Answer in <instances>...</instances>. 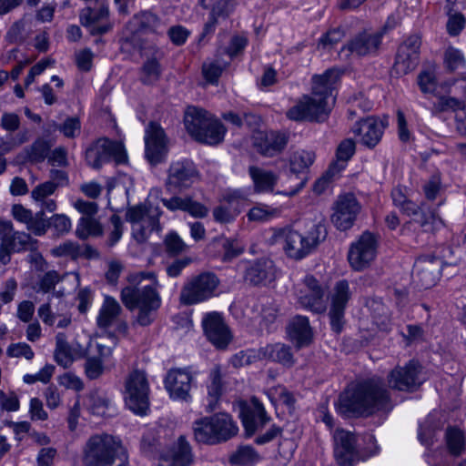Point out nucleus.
<instances>
[{"instance_id":"14","label":"nucleus","mask_w":466,"mask_h":466,"mask_svg":"<svg viewBox=\"0 0 466 466\" xmlns=\"http://www.w3.org/2000/svg\"><path fill=\"white\" fill-rule=\"evenodd\" d=\"M377 254V239L370 232H364L357 241L351 244L348 260L355 270L369 267Z\"/></svg>"},{"instance_id":"44","label":"nucleus","mask_w":466,"mask_h":466,"mask_svg":"<svg viewBox=\"0 0 466 466\" xmlns=\"http://www.w3.org/2000/svg\"><path fill=\"white\" fill-rule=\"evenodd\" d=\"M315 160V153L309 150H298L290 157V171L294 174L304 172Z\"/></svg>"},{"instance_id":"20","label":"nucleus","mask_w":466,"mask_h":466,"mask_svg":"<svg viewBox=\"0 0 466 466\" xmlns=\"http://www.w3.org/2000/svg\"><path fill=\"white\" fill-rule=\"evenodd\" d=\"M360 209V204L352 194L339 196L335 203L331 221L338 229L347 230L353 226Z\"/></svg>"},{"instance_id":"36","label":"nucleus","mask_w":466,"mask_h":466,"mask_svg":"<svg viewBox=\"0 0 466 466\" xmlns=\"http://www.w3.org/2000/svg\"><path fill=\"white\" fill-rule=\"evenodd\" d=\"M248 174L253 182V189L257 194L272 193L278 183L279 177L270 170L251 166L248 167Z\"/></svg>"},{"instance_id":"16","label":"nucleus","mask_w":466,"mask_h":466,"mask_svg":"<svg viewBox=\"0 0 466 466\" xmlns=\"http://www.w3.org/2000/svg\"><path fill=\"white\" fill-rule=\"evenodd\" d=\"M198 177L199 173L191 160L173 161L167 170L166 187L168 190L186 189L198 181Z\"/></svg>"},{"instance_id":"49","label":"nucleus","mask_w":466,"mask_h":466,"mask_svg":"<svg viewBox=\"0 0 466 466\" xmlns=\"http://www.w3.org/2000/svg\"><path fill=\"white\" fill-rule=\"evenodd\" d=\"M86 250L76 242L67 240L52 249V254L56 257H66L76 259L84 256Z\"/></svg>"},{"instance_id":"34","label":"nucleus","mask_w":466,"mask_h":466,"mask_svg":"<svg viewBox=\"0 0 466 466\" xmlns=\"http://www.w3.org/2000/svg\"><path fill=\"white\" fill-rule=\"evenodd\" d=\"M355 135L360 137V143L373 148L381 139L384 125L377 118L368 117L358 122L352 128Z\"/></svg>"},{"instance_id":"59","label":"nucleus","mask_w":466,"mask_h":466,"mask_svg":"<svg viewBox=\"0 0 466 466\" xmlns=\"http://www.w3.org/2000/svg\"><path fill=\"white\" fill-rule=\"evenodd\" d=\"M345 32L340 27L328 31L319 41V47L328 49L333 47L344 37Z\"/></svg>"},{"instance_id":"52","label":"nucleus","mask_w":466,"mask_h":466,"mask_svg":"<svg viewBox=\"0 0 466 466\" xmlns=\"http://www.w3.org/2000/svg\"><path fill=\"white\" fill-rule=\"evenodd\" d=\"M227 63L218 60L205 62L202 66V73L205 79L211 84L218 82L223 70L226 68Z\"/></svg>"},{"instance_id":"9","label":"nucleus","mask_w":466,"mask_h":466,"mask_svg":"<svg viewBox=\"0 0 466 466\" xmlns=\"http://www.w3.org/2000/svg\"><path fill=\"white\" fill-rule=\"evenodd\" d=\"M149 385L143 371L134 370L125 382L124 400L127 407L137 415H146L149 409Z\"/></svg>"},{"instance_id":"17","label":"nucleus","mask_w":466,"mask_h":466,"mask_svg":"<svg viewBox=\"0 0 466 466\" xmlns=\"http://www.w3.org/2000/svg\"><path fill=\"white\" fill-rule=\"evenodd\" d=\"M334 458L339 466H353L361 461L353 433L338 429L333 435Z\"/></svg>"},{"instance_id":"62","label":"nucleus","mask_w":466,"mask_h":466,"mask_svg":"<svg viewBox=\"0 0 466 466\" xmlns=\"http://www.w3.org/2000/svg\"><path fill=\"white\" fill-rule=\"evenodd\" d=\"M100 359L91 357L86 359L85 363V372L88 379L96 380L102 375L104 367Z\"/></svg>"},{"instance_id":"38","label":"nucleus","mask_w":466,"mask_h":466,"mask_svg":"<svg viewBox=\"0 0 466 466\" xmlns=\"http://www.w3.org/2000/svg\"><path fill=\"white\" fill-rule=\"evenodd\" d=\"M288 334L290 339L296 342L298 348L308 345L312 339L309 319L304 316L293 318L289 324Z\"/></svg>"},{"instance_id":"27","label":"nucleus","mask_w":466,"mask_h":466,"mask_svg":"<svg viewBox=\"0 0 466 466\" xmlns=\"http://www.w3.org/2000/svg\"><path fill=\"white\" fill-rule=\"evenodd\" d=\"M193 461L190 444L184 436H180L172 446L161 451L158 466H191Z\"/></svg>"},{"instance_id":"48","label":"nucleus","mask_w":466,"mask_h":466,"mask_svg":"<svg viewBox=\"0 0 466 466\" xmlns=\"http://www.w3.org/2000/svg\"><path fill=\"white\" fill-rule=\"evenodd\" d=\"M161 76V66L156 58L147 59L141 67L140 79L144 84L156 83Z\"/></svg>"},{"instance_id":"23","label":"nucleus","mask_w":466,"mask_h":466,"mask_svg":"<svg viewBox=\"0 0 466 466\" xmlns=\"http://www.w3.org/2000/svg\"><path fill=\"white\" fill-rule=\"evenodd\" d=\"M214 116L205 109L188 106L184 116L185 127L189 135L199 142H215L218 140L216 136H208L204 129Z\"/></svg>"},{"instance_id":"32","label":"nucleus","mask_w":466,"mask_h":466,"mask_svg":"<svg viewBox=\"0 0 466 466\" xmlns=\"http://www.w3.org/2000/svg\"><path fill=\"white\" fill-rule=\"evenodd\" d=\"M0 235L4 242L14 252L36 248L37 240L33 238L28 233L15 230L14 225L10 220L0 221Z\"/></svg>"},{"instance_id":"22","label":"nucleus","mask_w":466,"mask_h":466,"mask_svg":"<svg viewBox=\"0 0 466 466\" xmlns=\"http://www.w3.org/2000/svg\"><path fill=\"white\" fill-rule=\"evenodd\" d=\"M80 23L92 35H101L112 30L109 20L108 6L99 5L97 7H86L80 12Z\"/></svg>"},{"instance_id":"54","label":"nucleus","mask_w":466,"mask_h":466,"mask_svg":"<svg viewBox=\"0 0 466 466\" xmlns=\"http://www.w3.org/2000/svg\"><path fill=\"white\" fill-rule=\"evenodd\" d=\"M444 63L450 71H455L465 66V59L459 49L448 47L444 54Z\"/></svg>"},{"instance_id":"26","label":"nucleus","mask_w":466,"mask_h":466,"mask_svg":"<svg viewBox=\"0 0 466 466\" xmlns=\"http://www.w3.org/2000/svg\"><path fill=\"white\" fill-rule=\"evenodd\" d=\"M202 326L208 339L217 348L225 349L232 336L228 327L218 312H209L202 319Z\"/></svg>"},{"instance_id":"56","label":"nucleus","mask_w":466,"mask_h":466,"mask_svg":"<svg viewBox=\"0 0 466 466\" xmlns=\"http://www.w3.org/2000/svg\"><path fill=\"white\" fill-rule=\"evenodd\" d=\"M7 356L11 358H25L27 360H31L35 353L32 348L25 342L12 343L6 350Z\"/></svg>"},{"instance_id":"47","label":"nucleus","mask_w":466,"mask_h":466,"mask_svg":"<svg viewBox=\"0 0 466 466\" xmlns=\"http://www.w3.org/2000/svg\"><path fill=\"white\" fill-rule=\"evenodd\" d=\"M262 360L261 349H250L241 350L230 359V363L234 368H240L250 365Z\"/></svg>"},{"instance_id":"33","label":"nucleus","mask_w":466,"mask_h":466,"mask_svg":"<svg viewBox=\"0 0 466 466\" xmlns=\"http://www.w3.org/2000/svg\"><path fill=\"white\" fill-rule=\"evenodd\" d=\"M84 354V348L76 341L68 342L65 333L56 336L55 360L58 365L67 368Z\"/></svg>"},{"instance_id":"45","label":"nucleus","mask_w":466,"mask_h":466,"mask_svg":"<svg viewBox=\"0 0 466 466\" xmlns=\"http://www.w3.org/2000/svg\"><path fill=\"white\" fill-rule=\"evenodd\" d=\"M51 148L49 141L37 138L30 147H26V157L31 162L40 163L48 156Z\"/></svg>"},{"instance_id":"30","label":"nucleus","mask_w":466,"mask_h":466,"mask_svg":"<svg viewBox=\"0 0 466 466\" xmlns=\"http://www.w3.org/2000/svg\"><path fill=\"white\" fill-rule=\"evenodd\" d=\"M240 417L248 436L253 435L270 420L257 398H252L249 403L242 405Z\"/></svg>"},{"instance_id":"3","label":"nucleus","mask_w":466,"mask_h":466,"mask_svg":"<svg viewBox=\"0 0 466 466\" xmlns=\"http://www.w3.org/2000/svg\"><path fill=\"white\" fill-rule=\"evenodd\" d=\"M143 280H149L150 283L140 288H124L121 300L127 309H137L136 322L138 325L148 326L161 305V298L157 291L159 283L154 272L140 271L129 276V281L134 285H140Z\"/></svg>"},{"instance_id":"63","label":"nucleus","mask_w":466,"mask_h":466,"mask_svg":"<svg viewBox=\"0 0 466 466\" xmlns=\"http://www.w3.org/2000/svg\"><path fill=\"white\" fill-rule=\"evenodd\" d=\"M190 258H180L167 263L166 266V272L170 278H177L181 275L184 268L191 263Z\"/></svg>"},{"instance_id":"29","label":"nucleus","mask_w":466,"mask_h":466,"mask_svg":"<svg viewBox=\"0 0 466 466\" xmlns=\"http://www.w3.org/2000/svg\"><path fill=\"white\" fill-rule=\"evenodd\" d=\"M160 26V22L154 14L150 12H143L135 15L127 23L124 31V38L127 42L134 43L143 34H159Z\"/></svg>"},{"instance_id":"13","label":"nucleus","mask_w":466,"mask_h":466,"mask_svg":"<svg viewBox=\"0 0 466 466\" xmlns=\"http://www.w3.org/2000/svg\"><path fill=\"white\" fill-rule=\"evenodd\" d=\"M351 298L350 284L342 279L335 283L329 294L330 307L329 317L333 331L339 333L344 326L345 309Z\"/></svg>"},{"instance_id":"1","label":"nucleus","mask_w":466,"mask_h":466,"mask_svg":"<svg viewBox=\"0 0 466 466\" xmlns=\"http://www.w3.org/2000/svg\"><path fill=\"white\" fill-rule=\"evenodd\" d=\"M394 407L390 391L381 381L368 380L340 394L338 411L346 416L389 414Z\"/></svg>"},{"instance_id":"18","label":"nucleus","mask_w":466,"mask_h":466,"mask_svg":"<svg viewBox=\"0 0 466 466\" xmlns=\"http://www.w3.org/2000/svg\"><path fill=\"white\" fill-rule=\"evenodd\" d=\"M420 373V366L415 360L403 367L398 366L387 377L389 387L401 391L415 390L422 383Z\"/></svg>"},{"instance_id":"7","label":"nucleus","mask_w":466,"mask_h":466,"mask_svg":"<svg viewBox=\"0 0 466 466\" xmlns=\"http://www.w3.org/2000/svg\"><path fill=\"white\" fill-rule=\"evenodd\" d=\"M393 204L402 213L409 217H415L414 221L418 223L424 231H435L443 226V221L438 213L432 209L426 211L424 206H419L411 201L405 187H396L391 191Z\"/></svg>"},{"instance_id":"64","label":"nucleus","mask_w":466,"mask_h":466,"mask_svg":"<svg viewBox=\"0 0 466 466\" xmlns=\"http://www.w3.org/2000/svg\"><path fill=\"white\" fill-rule=\"evenodd\" d=\"M60 276L56 271L50 270L46 272L39 280V290H41L44 293L49 292L55 288V286L60 281Z\"/></svg>"},{"instance_id":"60","label":"nucleus","mask_w":466,"mask_h":466,"mask_svg":"<svg viewBox=\"0 0 466 466\" xmlns=\"http://www.w3.org/2000/svg\"><path fill=\"white\" fill-rule=\"evenodd\" d=\"M48 228L52 227L57 234L64 235L71 230L72 223L70 218L64 214H56L51 217Z\"/></svg>"},{"instance_id":"39","label":"nucleus","mask_w":466,"mask_h":466,"mask_svg":"<svg viewBox=\"0 0 466 466\" xmlns=\"http://www.w3.org/2000/svg\"><path fill=\"white\" fill-rule=\"evenodd\" d=\"M262 360L278 361L284 366L290 367L294 364V359L290 352V348L281 344H269L260 348Z\"/></svg>"},{"instance_id":"12","label":"nucleus","mask_w":466,"mask_h":466,"mask_svg":"<svg viewBox=\"0 0 466 466\" xmlns=\"http://www.w3.org/2000/svg\"><path fill=\"white\" fill-rule=\"evenodd\" d=\"M299 306L313 313L321 314L327 309L325 290L313 276H306L296 291Z\"/></svg>"},{"instance_id":"40","label":"nucleus","mask_w":466,"mask_h":466,"mask_svg":"<svg viewBox=\"0 0 466 466\" xmlns=\"http://www.w3.org/2000/svg\"><path fill=\"white\" fill-rule=\"evenodd\" d=\"M103 233V228L95 217H81L77 222L76 235L80 239L89 237H98Z\"/></svg>"},{"instance_id":"51","label":"nucleus","mask_w":466,"mask_h":466,"mask_svg":"<svg viewBox=\"0 0 466 466\" xmlns=\"http://www.w3.org/2000/svg\"><path fill=\"white\" fill-rule=\"evenodd\" d=\"M370 308L372 310L375 324L380 329H389L390 319L389 316L388 309L384 306V304L380 301L372 300L370 304Z\"/></svg>"},{"instance_id":"53","label":"nucleus","mask_w":466,"mask_h":466,"mask_svg":"<svg viewBox=\"0 0 466 466\" xmlns=\"http://www.w3.org/2000/svg\"><path fill=\"white\" fill-rule=\"evenodd\" d=\"M0 409L7 412H15L20 409L18 395L12 390H0Z\"/></svg>"},{"instance_id":"46","label":"nucleus","mask_w":466,"mask_h":466,"mask_svg":"<svg viewBox=\"0 0 466 466\" xmlns=\"http://www.w3.org/2000/svg\"><path fill=\"white\" fill-rule=\"evenodd\" d=\"M465 105L463 101L451 97L441 96L438 97V100L433 103L431 113L432 115H437L439 113L446 112V111H464Z\"/></svg>"},{"instance_id":"15","label":"nucleus","mask_w":466,"mask_h":466,"mask_svg":"<svg viewBox=\"0 0 466 466\" xmlns=\"http://www.w3.org/2000/svg\"><path fill=\"white\" fill-rule=\"evenodd\" d=\"M195 382V374L188 369H171L164 380L165 389L175 400L188 402L190 390Z\"/></svg>"},{"instance_id":"21","label":"nucleus","mask_w":466,"mask_h":466,"mask_svg":"<svg viewBox=\"0 0 466 466\" xmlns=\"http://www.w3.org/2000/svg\"><path fill=\"white\" fill-rule=\"evenodd\" d=\"M442 261L434 256L420 257L414 263V281L423 289L433 287L440 279Z\"/></svg>"},{"instance_id":"6","label":"nucleus","mask_w":466,"mask_h":466,"mask_svg":"<svg viewBox=\"0 0 466 466\" xmlns=\"http://www.w3.org/2000/svg\"><path fill=\"white\" fill-rule=\"evenodd\" d=\"M193 432L198 442L214 445L236 436L238 427L228 414L218 413L196 420Z\"/></svg>"},{"instance_id":"37","label":"nucleus","mask_w":466,"mask_h":466,"mask_svg":"<svg viewBox=\"0 0 466 466\" xmlns=\"http://www.w3.org/2000/svg\"><path fill=\"white\" fill-rule=\"evenodd\" d=\"M121 313L122 308L118 301L106 295L96 316V325L100 329H108L115 324Z\"/></svg>"},{"instance_id":"57","label":"nucleus","mask_w":466,"mask_h":466,"mask_svg":"<svg viewBox=\"0 0 466 466\" xmlns=\"http://www.w3.org/2000/svg\"><path fill=\"white\" fill-rule=\"evenodd\" d=\"M57 129L68 138H75L80 134L81 123L78 117H67Z\"/></svg>"},{"instance_id":"10","label":"nucleus","mask_w":466,"mask_h":466,"mask_svg":"<svg viewBox=\"0 0 466 466\" xmlns=\"http://www.w3.org/2000/svg\"><path fill=\"white\" fill-rule=\"evenodd\" d=\"M161 211L157 207L137 205L129 208L126 219L133 225L132 234L137 242H144L150 232L159 230V217Z\"/></svg>"},{"instance_id":"50","label":"nucleus","mask_w":466,"mask_h":466,"mask_svg":"<svg viewBox=\"0 0 466 466\" xmlns=\"http://www.w3.org/2000/svg\"><path fill=\"white\" fill-rule=\"evenodd\" d=\"M446 441L451 453L459 455L464 449V433L457 428H450L446 432Z\"/></svg>"},{"instance_id":"24","label":"nucleus","mask_w":466,"mask_h":466,"mask_svg":"<svg viewBox=\"0 0 466 466\" xmlns=\"http://www.w3.org/2000/svg\"><path fill=\"white\" fill-rule=\"evenodd\" d=\"M289 137L284 132L262 131L254 132L252 144L256 150L264 157H274L279 154L287 146Z\"/></svg>"},{"instance_id":"19","label":"nucleus","mask_w":466,"mask_h":466,"mask_svg":"<svg viewBox=\"0 0 466 466\" xmlns=\"http://www.w3.org/2000/svg\"><path fill=\"white\" fill-rule=\"evenodd\" d=\"M144 139L147 159L152 165L162 162L167 154V138L164 129L158 124L150 122L146 128Z\"/></svg>"},{"instance_id":"61","label":"nucleus","mask_w":466,"mask_h":466,"mask_svg":"<svg viewBox=\"0 0 466 466\" xmlns=\"http://www.w3.org/2000/svg\"><path fill=\"white\" fill-rule=\"evenodd\" d=\"M17 290V282L14 278L7 279L0 291V304H8L15 299Z\"/></svg>"},{"instance_id":"42","label":"nucleus","mask_w":466,"mask_h":466,"mask_svg":"<svg viewBox=\"0 0 466 466\" xmlns=\"http://www.w3.org/2000/svg\"><path fill=\"white\" fill-rule=\"evenodd\" d=\"M222 393V372L219 366H216L210 372V383L208 386V409L214 410Z\"/></svg>"},{"instance_id":"5","label":"nucleus","mask_w":466,"mask_h":466,"mask_svg":"<svg viewBox=\"0 0 466 466\" xmlns=\"http://www.w3.org/2000/svg\"><path fill=\"white\" fill-rule=\"evenodd\" d=\"M326 237V227L319 222L303 231L284 228L279 233V241L288 258L301 260L313 253Z\"/></svg>"},{"instance_id":"43","label":"nucleus","mask_w":466,"mask_h":466,"mask_svg":"<svg viewBox=\"0 0 466 466\" xmlns=\"http://www.w3.org/2000/svg\"><path fill=\"white\" fill-rule=\"evenodd\" d=\"M260 461L257 451L248 445L240 446L229 457V461L234 465L252 466Z\"/></svg>"},{"instance_id":"4","label":"nucleus","mask_w":466,"mask_h":466,"mask_svg":"<svg viewBox=\"0 0 466 466\" xmlns=\"http://www.w3.org/2000/svg\"><path fill=\"white\" fill-rule=\"evenodd\" d=\"M83 462L86 466H127L128 456L119 439L106 433L95 434L83 447Z\"/></svg>"},{"instance_id":"58","label":"nucleus","mask_w":466,"mask_h":466,"mask_svg":"<svg viewBox=\"0 0 466 466\" xmlns=\"http://www.w3.org/2000/svg\"><path fill=\"white\" fill-rule=\"evenodd\" d=\"M57 189V185L55 182H44L37 185L31 191V198L35 202L44 201L48 197L52 196Z\"/></svg>"},{"instance_id":"28","label":"nucleus","mask_w":466,"mask_h":466,"mask_svg":"<svg viewBox=\"0 0 466 466\" xmlns=\"http://www.w3.org/2000/svg\"><path fill=\"white\" fill-rule=\"evenodd\" d=\"M420 38L410 35L398 49L394 68L398 74L406 75L412 71L419 63Z\"/></svg>"},{"instance_id":"8","label":"nucleus","mask_w":466,"mask_h":466,"mask_svg":"<svg viewBox=\"0 0 466 466\" xmlns=\"http://www.w3.org/2000/svg\"><path fill=\"white\" fill-rule=\"evenodd\" d=\"M219 280L213 273H201L188 279L183 285L179 300L184 305H195L215 296Z\"/></svg>"},{"instance_id":"55","label":"nucleus","mask_w":466,"mask_h":466,"mask_svg":"<svg viewBox=\"0 0 466 466\" xmlns=\"http://www.w3.org/2000/svg\"><path fill=\"white\" fill-rule=\"evenodd\" d=\"M166 251L171 255H178L187 248V244L176 232L168 233L164 239Z\"/></svg>"},{"instance_id":"41","label":"nucleus","mask_w":466,"mask_h":466,"mask_svg":"<svg viewBox=\"0 0 466 466\" xmlns=\"http://www.w3.org/2000/svg\"><path fill=\"white\" fill-rule=\"evenodd\" d=\"M280 210L278 208L264 204L257 203L247 213L248 220L256 223H264L279 216Z\"/></svg>"},{"instance_id":"35","label":"nucleus","mask_w":466,"mask_h":466,"mask_svg":"<svg viewBox=\"0 0 466 466\" xmlns=\"http://www.w3.org/2000/svg\"><path fill=\"white\" fill-rule=\"evenodd\" d=\"M276 269L272 260L258 259L246 269L244 279L253 286H267L275 279Z\"/></svg>"},{"instance_id":"11","label":"nucleus","mask_w":466,"mask_h":466,"mask_svg":"<svg viewBox=\"0 0 466 466\" xmlns=\"http://www.w3.org/2000/svg\"><path fill=\"white\" fill-rule=\"evenodd\" d=\"M120 164L125 163L127 155L124 145L106 137H100L93 142L86 150V161L93 168H100L110 158Z\"/></svg>"},{"instance_id":"31","label":"nucleus","mask_w":466,"mask_h":466,"mask_svg":"<svg viewBox=\"0 0 466 466\" xmlns=\"http://www.w3.org/2000/svg\"><path fill=\"white\" fill-rule=\"evenodd\" d=\"M11 214L14 219L24 224L26 229L35 236H44L48 229L47 220L42 210L33 213L32 210L25 208L23 205L15 204L12 207Z\"/></svg>"},{"instance_id":"2","label":"nucleus","mask_w":466,"mask_h":466,"mask_svg":"<svg viewBox=\"0 0 466 466\" xmlns=\"http://www.w3.org/2000/svg\"><path fill=\"white\" fill-rule=\"evenodd\" d=\"M343 71L329 68L322 75L312 77V96L303 98L287 112V116L295 121L324 120L334 104L333 91L336 88Z\"/></svg>"},{"instance_id":"25","label":"nucleus","mask_w":466,"mask_h":466,"mask_svg":"<svg viewBox=\"0 0 466 466\" xmlns=\"http://www.w3.org/2000/svg\"><path fill=\"white\" fill-rule=\"evenodd\" d=\"M382 33L363 31L354 35L342 48L340 53L355 56H371L377 53L381 44Z\"/></svg>"}]
</instances>
